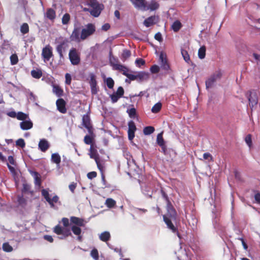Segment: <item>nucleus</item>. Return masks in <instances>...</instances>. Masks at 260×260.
I'll list each match as a JSON object with an SVG mask.
<instances>
[{"mask_svg":"<svg viewBox=\"0 0 260 260\" xmlns=\"http://www.w3.org/2000/svg\"><path fill=\"white\" fill-rule=\"evenodd\" d=\"M95 31V27L92 23H88L84 27L75 25L70 39L71 41L79 43L92 35Z\"/></svg>","mask_w":260,"mask_h":260,"instance_id":"nucleus-1","label":"nucleus"},{"mask_svg":"<svg viewBox=\"0 0 260 260\" xmlns=\"http://www.w3.org/2000/svg\"><path fill=\"white\" fill-rule=\"evenodd\" d=\"M167 214L164 215V220L167 224L168 228L170 229L172 232L176 233L178 237L180 238V235L177 232V228L173 225L172 222V220H175L176 217V212L175 210L170 205L167 207Z\"/></svg>","mask_w":260,"mask_h":260,"instance_id":"nucleus-2","label":"nucleus"},{"mask_svg":"<svg viewBox=\"0 0 260 260\" xmlns=\"http://www.w3.org/2000/svg\"><path fill=\"white\" fill-rule=\"evenodd\" d=\"M87 5L89 8H85L83 10L89 12L94 17H98L100 15L103 7V6L100 4L96 0H89Z\"/></svg>","mask_w":260,"mask_h":260,"instance_id":"nucleus-3","label":"nucleus"},{"mask_svg":"<svg viewBox=\"0 0 260 260\" xmlns=\"http://www.w3.org/2000/svg\"><path fill=\"white\" fill-rule=\"evenodd\" d=\"M222 76V73L220 71L215 72L206 81V87L208 89L214 86L216 82L219 81Z\"/></svg>","mask_w":260,"mask_h":260,"instance_id":"nucleus-4","label":"nucleus"},{"mask_svg":"<svg viewBox=\"0 0 260 260\" xmlns=\"http://www.w3.org/2000/svg\"><path fill=\"white\" fill-rule=\"evenodd\" d=\"M41 193L51 207H54V204L57 203L59 201V197L57 195H54L52 198H50L48 189H43L41 190Z\"/></svg>","mask_w":260,"mask_h":260,"instance_id":"nucleus-5","label":"nucleus"},{"mask_svg":"<svg viewBox=\"0 0 260 260\" xmlns=\"http://www.w3.org/2000/svg\"><path fill=\"white\" fill-rule=\"evenodd\" d=\"M131 80H137L141 82L149 78V74L144 72H136L129 74L128 77Z\"/></svg>","mask_w":260,"mask_h":260,"instance_id":"nucleus-6","label":"nucleus"},{"mask_svg":"<svg viewBox=\"0 0 260 260\" xmlns=\"http://www.w3.org/2000/svg\"><path fill=\"white\" fill-rule=\"evenodd\" d=\"M69 57L71 63L73 65H78L80 62V54L76 48H72L70 49Z\"/></svg>","mask_w":260,"mask_h":260,"instance_id":"nucleus-7","label":"nucleus"},{"mask_svg":"<svg viewBox=\"0 0 260 260\" xmlns=\"http://www.w3.org/2000/svg\"><path fill=\"white\" fill-rule=\"evenodd\" d=\"M159 7V4L158 1L157 0H151L148 2H145L141 10L154 11L157 10Z\"/></svg>","mask_w":260,"mask_h":260,"instance_id":"nucleus-8","label":"nucleus"},{"mask_svg":"<svg viewBox=\"0 0 260 260\" xmlns=\"http://www.w3.org/2000/svg\"><path fill=\"white\" fill-rule=\"evenodd\" d=\"M42 55L45 62L48 61L52 56V48L49 45L42 50Z\"/></svg>","mask_w":260,"mask_h":260,"instance_id":"nucleus-9","label":"nucleus"},{"mask_svg":"<svg viewBox=\"0 0 260 260\" xmlns=\"http://www.w3.org/2000/svg\"><path fill=\"white\" fill-rule=\"evenodd\" d=\"M82 124L87 128L89 134L91 135H93V129L90 123V117L87 114H85L82 117Z\"/></svg>","mask_w":260,"mask_h":260,"instance_id":"nucleus-10","label":"nucleus"},{"mask_svg":"<svg viewBox=\"0 0 260 260\" xmlns=\"http://www.w3.org/2000/svg\"><path fill=\"white\" fill-rule=\"evenodd\" d=\"M159 61L161 68L165 70H168L169 69V66L168 63L166 58V55L164 52H161L159 56Z\"/></svg>","mask_w":260,"mask_h":260,"instance_id":"nucleus-11","label":"nucleus"},{"mask_svg":"<svg viewBox=\"0 0 260 260\" xmlns=\"http://www.w3.org/2000/svg\"><path fill=\"white\" fill-rule=\"evenodd\" d=\"M128 137L130 140H132L135 137V132L136 131V126L135 122L131 120L128 123Z\"/></svg>","mask_w":260,"mask_h":260,"instance_id":"nucleus-12","label":"nucleus"},{"mask_svg":"<svg viewBox=\"0 0 260 260\" xmlns=\"http://www.w3.org/2000/svg\"><path fill=\"white\" fill-rule=\"evenodd\" d=\"M57 110L61 113L64 114L67 112L66 102L62 99H59L56 102Z\"/></svg>","mask_w":260,"mask_h":260,"instance_id":"nucleus-13","label":"nucleus"},{"mask_svg":"<svg viewBox=\"0 0 260 260\" xmlns=\"http://www.w3.org/2000/svg\"><path fill=\"white\" fill-rule=\"evenodd\" d=\"M158 21V17L157 16H151L150 17H149L147 19H146L143 24L144 25L147 27H148L155 23H156Z\"/></svg>","mask_w":260,"mask_h":260,"instance_id":"nucleus-14","label":"nucleus"},{"mask_svg":"<svg viewBox=\"0 0 260 260\" xmlns=\"http://www.w3.org/2000/svg\"><path fill=\"white\" fill-rule=\"evenodd\" d=\"M248 100L249 106L253 108L256 106L258 103V98L256 92H251L248 98Z\"/></svg>","mask_w":260,"mask_h":260,"instance_id":"nucleus-15","label":"nucleus"},{"mask_svg":"<svg viewBox=\"0 0 260 260\" xmlns=\"http://www.w3.org/2000/svg\"><path fill=\"white\" fill-rule=\"evenodd\" d=\"M33 126V123L30 119H26L20 123L21 129L24 131L31 129Z\"/></svg>","mask_w":260,"mask_h":260,"instance_id":"nucleus-16","label":"nucleus"},{"mask_svg":"<svg viewBox=\"0 0 260 260\" xmlns=\"http://www.w3.org/2000/svg\"><path fill=\"white\" fill-rule=\"evenodd\" d=\"M71 222L74 224V225L78 226H84L86 222L82 218L79 217L72 216L70 218Z\"/></svg>","mask_w":260,"mask_h":260,"instance_id":"nucleus-17","label":"nucleus"},{"mask_svg":"<svg viewBox=\"0 0 260 260\" xmlns=\"http://www.w3.org/2000/svg\"><path fill=\"white\" fill-rule=\"evenodd\" d=\"M49 146L50 145L49 142L45 139L40 140L38 144L39 149L44 152L47 150L49 148Z\"/></svg>","mask_w":260,"mask_h":260,"instance_id":"nucleus-18","label":"nucleus"},{"mask_svg":"<svg viewBox=\"0 0 260 260\" xmlns=\"http://www.w3.org/2000/svg\"><path fill=\"white\" fill-rule=\"evenodd\" d=\"M115 70H118L119 71H120L122 73L123 75L128 77L129 73H128L129 70L125 66L121 64H115L114 65V69Z\"/></svg>","mask_w":260,"mask_h":260,"instance_id":"nucleus-19","label":"nucleus"},{"mask_svg":"<svg viewBox=\"0 0 260 260\" xmlns=\"http://www.w3.org/2000/svg\"><path fill=\"white\" fill-rule=\"evenodd\" d=\"M71 230L74 233V235L77 236V239L79 241H81L82 240V236L81 234V229L80 226H78L76 225H72L71 226Z\"/></svg>","mask_w":260,"mask_h":260,"instance_id":"nucleus-20","label":"nucleus"},{"mask_svg":"<svg viewBox=\"0 0 260 260\" xmlns=\"http://www.w3.org/2000/svg\"><path fill=\"white\" fill-rule=\"evenodd\" d=\"M134 7L139 10H142V7L145 4V0H130Z\"/></svg>","mask_w":260,"mask_h":260,"instance_id":"nucleus-21","label":"nucleus"},{"mask_svg":"<svg viewBox=\"0 0 260 260\" xmlns=\"http://www.w3.org/2000/svg\"><path fill=\"white\" fill-rule=\"evenodd\" d=\"M110 238L111 235L108 231L104 232L99 235V239L102 241L105 242H108L110 239Z\"/></svg>","mask_w":260,"mask_h":260,"instance_id":"nucleus-22","label":"nucleus"},{"mask_svg":"<svg viewBox=\"0 0 260 260\" xmlns=\"http://www.w3.org/2000/svg\"><path fill=\"white\" fill-rule=\"evenodd\" d=\"M142 190L143 193L147 196L151 197L152 191L151 188L148 185L145 184L142 186Z\"/></svg>","mask_w":260,"mask_h":260,"instance_id":"nucleus-23","label":"nucleus"},{"mask_svg":"<svg viewBox=\"0 0 260 260\" xmlns=\"http://www.w3.org/2000/svg\"><path fill=\"white\" fill-rule=\"evenodd\" d=\"M45 16L50 20H53L56 16L55 11L51 8L47 9Z\"/></svg>","mask_w":260,"mask_h":260,"instance_id":"nucleus-24","label":"nucleus"},{"mask_svg":"<svg viewBox=\"0 0 260 260\" xmlns=\"http://www.w3.org/2000/svg\"><path fill=\"white\" fill-rule=\"evenodd\" d=\"M51 160L52 162L56 164L57 165H59L61 158L58 153H55L52 154Z\"/></svg>","mask_w":260,"mask_h":260,"instance_id":"nucleus-25","label":"nucleus"},{"mask_svg":"<svg viewBox=\"0 0 260 260\" xmlns=\"http://www.w3.org/2000/svg\"><path fill=\"white\" fill-rule=\"evenodd\" d=\"M31 175L35 179V184L36 185L40 186L41 183V180L40 177V175L36 172H32Z\"/></svg>","mask_w":260,"mask_h":260,"instance_id":"nucleus-26","label":"nucleus"},{"mask_svg":"<svg viewBox=\"0 0 260 260\" xmlns=\"http://www.w3.org/2000/svg\"><path fill=\"white\" fill-rule=\"evenodd\" d=\"M109 61L113 69H114V65L119 64L118 63V59L112 55L111 51L110 52Z\"/></svg>","mask_w":260,"mask_h":260,"instance_id":"nucleus-27","label":"nucleus"},{"mask_svg":"<svg viewBox=\"0 0 260 260\" xmlns=\"http://www.w3.org/2000/svg\"><path fill=\"white\" fill-rule=\"evenodd\" d=\"M182 26V24L181 22L176 20L172 24L171 28L175 32H177L181 28Z\"/></svg>","mask_w":260,"mask_h":260,"instance_id":"nucleus-28","label":"nucleus"},{"mask_svg":"<svg viewBox=\"0 0 260 260\" xmlns=\"http://www.w3.org/2000/svg\"><path fill=\"white\" fill-rule=\"evenodd\" d=\"M53 92L57 96H60L63 93V90L58 85H54L53 86Z\"/></svg>","mask_w":260,"mask_h":260,"instance_id":"nucleus-29","label":"nucleus"},{"mask_svg":"<svg viewBox=\"0 0 260 260\" xmlns=\"http://www.w3.org/2000/svg\"><path fill=\"white\" fill-rule=\"evenodd\" d=\"M131 55V52L129 50L125 49L123 51L121 54V59L123 61H125Z\"/></svg>","mask_w":260,"mask_h":260,"instance_id":"nucleus-30","label":"nucleus"},{"mask_svg":"<svg viewBox=\"0 0 260 260\" xmlns=\"http://www.w3.org/2000/svg\"><path fill=\"white\" fill-rule=\"evenodd\" d=\"M92 146L91 145L90 146V157L91 158H93L95 162L97 161L98 160H99V159H100V157H99V155L98 154V153L96 152V151H94L92 150Z\"/></svg>","mask_w":260,"mask_h":260,"instance_id":"nucleus-31","label":"nucleus"},{"mask_svg":"<svg viewBox=\"0 0 260 260\" xmlns=\"http://www.w3.org/2000/svg\"><path fill=\"white\" fill-rule=\"evenodd\" d=\"M161 107V103L160 102H158L152 107L151 112L153 113H157L160 110Z\"/></svg>","mask_w":260,"mask_h":260,"instance_id":"nucleus-32","label":"nucleus"},{"mask_svg":"<svg viewBox=\"0 0 260 260\" xmlns=\"http://www.w3.org/2000/svg\"><path fill=\"white\" fill-rule=\"evenodd\" d=\"M16 118L18 120L23 121L28 118V115L22 112L17 113Z\"/></svg>","mask_w":260,"mask_h":260,"instance_id":"nucleus-33","label":"nucleus"},{"mask_svg":"<svg viewBox=\"0 0 260 260\" xmlns=\"http://www.w3.org/2000/svg\"><path fill=\"white\" fill-rule=\"evenodd\" d=\"M105 205L108 208H113L116 205V201L111 198H108L106 200Z\"/></svg>","mask_w":260,"mask_h":260,"instance_id":"nucleus-34","label":"nucleus"},{"mask_svg":"<svg viewBox=\"0 0 260 260\" xmlns=\"http://www.w3.org/2000/svg\"><path fill=\"white\" fill-rule=\"evenodd\" d=\"M206 55V48L205 46H202L200 48L198 51V56L200 59L205 58Z\"/></svg>","mask_w":260,"mask_h":260,"instance_id":"nucleus-35","label":"nucleus"},{"mask_svg":"<svg viewBox=\"0 0 260 260\" xmlns=\"http://www.w3.org/2000/svg\"><path fill=\"white\" fill-rule=\"evenodd\" d=\"M3 250L7 252H10L13 251V247L8 243L6 242L3 244Z\"/></svg>","mask_w":260,"mask_h":260,"instance_id":"nucleus-36","label":"nucleus"},{"mask_svg":"<svg viewBox=\"0 0 260 260\" xmlns=\"http://www.w3.org/2000/svg\"><path fill=\"white\" fill-rule=\"evenodd\" d=\"M154 131V128L151 126L145 127L143 129V133L145 135H149L153 133Z\"/></svg>","mask_w":260,"mask_h":260,"instance_id":"nucleus-37","label":"nucleus"},{"mask_svg":"<svg viewBox=\"0 0 260 260\" xmlns=\"http://www.w3.org/2000/svg\"><path fill=\"white\" fill-rule=\"evenodd\" d=\"M31 76L36 79H39L42 75V72L40 70H32L31 71Z\"/></svg>","mask_w":260,"mask_h":260,"instance_id":"nucleus-38","label":"nucleus"},{"mask_svg":"<svg viewBox=\"0 0 260 260\" xmlns=\"http://www.w3.org/2000/svg\"><path fill=\"white\" fill-rule=\"evenodd\" d=\"M20 31L23 34H25L29 31V26L27 23H24L20 26Z\"/></svg>","mask_w":260,"mask_h":260,"instance_id":"nucleus-39","label":"nucleus"},{"mask_svg":"<svg viewBox=\"0 0 260 260\" xmlns=\"http://www.w3.org/2000/svg\"><path fill=\"white\" fill-rule=\"evenodd\" d=\"M105 81L109 88H113L114 85V80L111 78H107Z\"/></svg>","mask_w":260,"mask_h":260,"instance_id":"nucleus-40","label":"nucleus"},{"mask_svg":"<svg viewBox=\"0 0 260 260\" xmlns=\"http://www.w3.org/2000/svg\"><path fill=\"white\" fill-rule=\"evenodd\" d=\"M56 51L59 55L60 58L63 57V51H64L63 45L59 44L56 47Z\"/></svg>","mask_w":260,"mask_h":260,"instance_id":"nucleus-41","label":"nucleus"},{"mask_svg":"<svg viewBox=\"0 0 260 260\" xmlns=\"http://www.w3.org/2000/svg\"><path fill=\"white\" fill-rule=\"evenodd\" d=\"M89 83L90 85L97 84L96 79H95V76L93 73H90L89 75Z\"/></svg>","mask_w":260,"mask_h":260,"instance_id":"nucleus-42","label":"nucleus"},{"mask_svg":"<svg viewBox=\"0 0 260 260\" xmlns=\"http://www.w3.org/2000/svg\"><path fill=\"white\" fill-rule=\"evenodd\" d=\"M10 61L12 65L16 64L18 62V58L16 54H13L10 56Z\"/></svg>","mask_w":260,"mask_h":260,"instance_id":"nucleus-43","label":"nucleus"},{"mask_svg":"<svg viewBox=\"0 0 260 260\" xmlns=\"http://www.w3.org/2000/svg\"><path fill=\"white\" fill-rule=\"evenodd\" d=\"M90 255L94 260L99 259V252L96 249L94 248L91 251Z\"/></svg>","mask_w":260,"mask_h":260,"instance_id":"nucleus-44","label":"nucleus"},{"mask_svg":"<svg viewBox=\"0 0 260 260\" xmlns=\"http://www.w3.org/2000/svg\"><path fill=\"white\" fill-rule=\"evenodd\" d=\"M181 54L182 55V57H183V59L186 62H189L190 61V57L188 53V52L185 50H181Z\"/></svg>","mask_w":260,"mask_h":260,"instance_id":"nucleus-45","label":"nucleus"},{"mask_svg":"<svg viewBox=\"0 0 260 260\" xmlns=\"http://www.w3.org/2000/svg\"><path fill=\"white\" fill-rule=\"evenodd\" d=\"M127 113L131 118H134L136 114V110L135 108H132L127 110Z\"/></svg>","mask_w":260,"mask_h":260,"instance_id":"nucleus-46","label":"nucleus"},{"mask_svg":"<svg viewBox=\"0 0 260 260\" xmlns=\"http://www.w3.org/2000/svg\"><path fill=\"white\" fill-rule=\"evenodd\" d=\"M245 141L249 148L252 147V143L251 139V135L250 134L247 135L245 138Z\"/></svg>","mask_w":260,"mask_h":260,"instance_id":"nucleus-47","label":"nucleus"},{"mask_svg":"<svg viewBox=\"0 0 260 260\" xmlns=\"http://www.w3.org/2000/svg\"><path fill=\"white\" fill-rule=\"evenodd\" d=\"M70 20V15L68 13L63 15L62 18V23L63 24H67Z\"/></svg>","mask_w":260,"mask_h":260,"instance_id":"nucleus-48","label":"nucleus"},{"mask_svg":"<svg viewBox=\"0 0 260 260\" xmlns=\"http://www.w3.org/2000/svg\"><path fill=\"white\" fill-rule=\"evenodd\" d=\"M16 145L17 146H19L21 148H23L25 146V143L24 140L22 138L18 139L16 141Z\"/></svg>","mask_w":260,"mask_h":260,"instance_id":"nucleus-49","label":"nucleus"},{"mask_svg":"<svg viewBox=\"0 0 260 260\" xmlns=\"http://www.w3.org/2000/svg\"><path fill=\"white\" fill-rule=\"evenodd\" d=\"M93 138L91 136L86 135L84 137V142L85 144L91 145L92 143Z\"/></svg>","mask_w":260,"mask_h":260,"instance_id":"nucleus-50","label":"nucleus"},{"mask_svg":"<svg viewBox=\"0 0 260 260\" xmlns=\"http://www.w3.org/2000/svg\"><path fill=\"white\" fill-rule=\"evenodd\" d=\"M96 164L98 169L100 170L101 172L102 173L104 169V165L103 162L101 159H99L96 161Z\"/></svg>","mask_w":260,"mask_h":260,"instance_id":"nucleus-51","label":"nucleus"},{"mask_svg":"<svg viewBox=\"0 0 260 260\" xmlns=\"http://www.w3.org/2000/svg\"><path fill=\"white\" fill-rule=\"evenodd\" d=\"M157 142L159 146H162L165 143L161 133L158 134L157 136Z\"/></svg>","mask_w":260,"mask_h":260,"instance_id":"nucleus-52","label":"nucleus"},{"mask_svg":"<svg viewBox=\"0 0 260 260\" xmlns=\"http://www.w3.org/2000/svg\"><path fill=\"white\" fill-rule=\"evenodd\" d=\"M64 237H68L71 235V233L70 232V230L69 229H67L66 227L63 228L61 234Z\"/></svg>","mask_w":260,"mask_h":260,"instance_id":"nucleus-53","label":"nucleus"},{"mask_svg":"<svg viewBox=\"0 0 260 260\" xmlns=\"http://www.w3.org/2000/svg\"><path fill=\"white\" fill-rule=\"evenodd\" d=\"M111 98V101L112 103H115L118 101V100L120 98L118 95L113 93V94L110 95Z\"/></svg>","mask_w":260,"mask_h":260,"instance_id":"nucleus-54","label":"nucleus"},{"mask_svg":"<svg viewBox=\"0 0 260 260\" xmlns=\"http://www.w3.org/2000/svg\"><path fill=\"white\" fill-rule=\"evenodd\" d=\"M115 93L118 95L119 97H122L124 94L123 88L121 86L119 87L117 90V91L115 92Z\"/></svg>","mask_w":260,"mask_h":260,"instance_id":"nucleus-55","label":"nucleus"},{"mask_svg":"<svg viewBox=\"0 0 260 260\" xmlns=\"http://www.w3.org/2000/svg\"><path fill=\"white\" fill-rule=\"evenodd\" d=\"M150 71L152 73H157L159 71V67L157 65H153L151 67Z\"/></svg>","mask_w":260,"mask_h":260,"instance_id":"nucleus-56","label":"nucleus"},{"mask_svg":"<svg viewBox=\"0 0 260 260\" xmlns=\"http://www.w3.org/2000/svg\"><path fill=\"white\" fill-rule=\"evenodd\" d=\"M63 228L61 227L60 225H56L54 229V232L57 235H61V232Z\"/></svg>","mask_w":260,"mask_h":260,"instance_id":"nucleus-57","label":"nucleus"},{"mask_svg":"<svg viewBox=\"0 0 260 260\" xmlns=\"http://www.w3.org/2000/svg\"><path fill=\"white\" fill-rule=\"evenodd\" d=\"M65 78H66V81H65L66 84H68V85H70L71 83V80H72L71 75L69 73H67L65 75Z\"/></svg>","mask_w":260,"mask_h":260,"instance_id":"nucleus-58","label":"nucleus"},{"mask_svg":"<svg viewBox=\"0 0 260 260\" xmlns=\"http://www.w3.org/2000/svg\"><path fill=\"white\" fill-rule=\"evenodd\" d=\"M136 64L138 67H141L145 64V61L142 58H137L135 61Z\"/></svg>","mask_w":260,"mask_h":260,"instance_id":"nucleus-59","label":"nucleus"},{"mask_svg":"<svg viewBox=\"0 0 260 260\" xmlns=\"http://www.w3.org/2000/svg\"><path fill=\"white\" fill-rule=\"evenodd\" d=\"M77 183L72 182L69 185V189L72 193L74 192L75 189L76 188Z\"/></svg>","mask_w":260,"mask_h":260,"instance_id":"nucleus-60","label":"nucleus"},{"mask_svg":"<svg viewBox=\"0 0 260 260\" xmlns=\"http://www.w3.org/2000/svg\"><path fill=\"white\" fill-rule=\"evenodd\" d=\"M90 86L91 92L92 94H96L97 92H98L96 84L91 85Z\"/></svg>","mask_w":260,"mask_h":260,"instance_id":"nucleus-61","label":"nucleus"},{"mask_svg":"<svg viewBox=\"0 0 260 260\" xmlns=\"http://www.w3.org/2000/svg\"><path fill=\"white\" fill-rule=\"evenodd\" d=\"M96 176V173L95 172H91L87 174V177L89 179H92Z\"/></svg>","mask_w":260,"mask_h":260,"instance_id":"nucleus-62","label":"nucleus"},{"mask_svg":"<svg viewBox=\"0 0 260 260\" xmlns=\"http://www.w3.org/2000/svg\"><path fill=\"white\" fill-rule=\"evenodd\" d=\"M18 202L19 205H23L25 203V200L23 197V196H18Z\"/></svg>","mask_w":260,"mask_h":260,"instance_id":"nucleus-63","label":"nucleus"},{"mask_svg":"<svg viewBox=\"0 0 260 260\" xmlns=\"http://www.w3.org/2000/svg\"><path fill=\"white\" fill-rule=\"evenodd\" d=\"M154 38L155 40L158 41L159 42H161L162 41L161 34L159 32L155 35Z\"/></svg>","mask_w":260,"mask_h":260,"instance_id":"nucleus-64","label":"nucleus"}]
</instances>
